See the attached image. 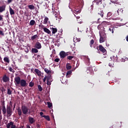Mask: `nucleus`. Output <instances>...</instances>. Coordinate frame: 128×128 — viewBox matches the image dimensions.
Masks as SVG:
<instances>
[{"label":"nucleus","instance_id":"obj_18","mask_svg":"<svg viewBox=\"0 0 128 128\" xmlns=\"http://www.w3.org/2000/svg\"><path fill=\"white\" fill-rule=\"evenodd\" d=\"M44 70L46 74H52V70H49L48 68H44Z\"/></svg>","mask_w":128,"mask_h":128},{"label":"nucleus","instance_id":"obj_55","mask_svg":"<svg viewBox=\"0 0 128 128\" xmlns=\"http://www.w3.org/2000/svg\"><path fill=\"white\" fill-rule=\"evenodd\" d=\"M40 116L42 118V116H44V112H40Z\"/></svg>","mask_w":128,"mask_h":128},{"label":"nucleus","instance_id":"obj_53","mask_svg":"<svg viewBox=\"0 0 128 128\" xmlns=\"http://www.w3.org/2000/svg\"><path fill=\"white\" fill-rule=\"evenodd\" d=\"M0 34L1 36H4V32L2 30H0Z\"/></svg>","mask_w":128,"mask_h":128},{"label":"nucleus","instance_id":"obj_46","mask_svg":"<svg viewBox=\"0 0 128 128\" xmlns=\"http://www.w3.org/2000/svg\"><path fill=\"white\" fill-rule=\"evenodd\" d=\"M24 52H26V54L28 53V48L26 47V48L24 49Z\"/></svg>","mask_w":128,"mask_h":128},{"label":"nucleus","instance_id":"obj_44","mask_svg":"<svg viewBox=\"0 0 128 128\" xmlns=\"http://www.w3.org/2000/svg\"><path fill=\"white\" fill-rule=\"evenodd\" d=\"M74 42H80V38H74Z\"/></svg>","mask_w":128,"mask_h":128},{"label":"nucleus","instance_id":"obj_20","mask_svg":"<svg viewBox=\"0 0 128 128\" xmlns=\"http://www.w3.org/2000/svg\"><path fill=\"white\" fill-rule=\"evenodd\" d=\"M66 68L67 70H72V65L70 63H67L66 64Z\"/></svg>","mask_w":128,"mask_h":128},{"label":"nucleus","instance_id":"obj_12","mask_svg":"<svg viewBox=\"0 0 128 128\" xmlns=\"http://www.w3.org/2000/svg\"><path fill=\"white\" fill-rule=\"evenodd\" d=\"M4 82H8L10 78L6 76V75H4L2 78Z\"/></svg>","mask_w":128,"mask_h":128},{"label":"nucleus","instance_id":"obj_60","mask_svg":"<svg viewBox=\"0 0 128 128\" xmlns=\"http://www.w3.org/2000/svg\"><path fill=\"white\" fill-rule=\"evenodd\" d=\"M126 40L128 42V36H127L126 38Z\"/></svg>","mask_w":128,"mask_h":128},{"label":"nucleus","instance_id":"obj_4","mask_svg":"<svg viewBox=\"0 0 128 128\" xmlns=\"http://www.w3.org/2000/svg\"><path fill=\"white\" fill-rule=\"evenodd\" d=\"M6 112L7 116H12V107H10V106H7Z\"/></svg>","mask_w":128,"mask_h":128},{"label":"nucleus","instance_id":"obj_37","mask_svg":"<svg viewBox=\"0 0 128 128\" xmlns=\"http://www.w3.org/2000/svg\"><path fill=\"white\" fill-rule=\"evenodd\" d=\"M47 104H48V108H49L52 107V103L50 102H47Z\"/></svg>","mask_w":128,"mask_h":128},{"label":"nucleus","instance_id":"obj_31","mask_svg":"<svg viewBox=\"0 0 128 128\" xmlns=\"http://www.w3.org/2000/svg\"><path fill=\"white\" fill-rule=\"evenodd\" d=\"M58 32V29L56 28H52V34H54L56 32Z\"/></svg>","mask_w":128,"mask_h":128},{"label":"nucleus","instance_id":"obj_63","mask_svg":"<svg viewBox=\"0 0 128 128\" xmlns=\"http://www.w3.org/2000/svg\"><path fill=\"white\" fill-rule=\"evenodd\" d=\"M36 128H40V124H37Z\"/></svg>","mask_w":128,"mask_h":128},{"label":"nucleus","instance_id":"obj_11","mask_svg":"<svg viewBox=\"0 0 128 128\" xmlns=\"http://www.w3.org/2000/svg\"><path fill=\"white\" fill-rule=\"evenodd\" d=\"M60 58H64L66 56V54L64 51H61L60 53Z\"/></svg>","mask_w":128,"mask_h":128},{"label":"nucleus","instance_id":"obj_49","mask_svg":"<svg viewBox=\"0 0 128 128\" xmlns=\"http://www.w3.org/2000/svg\"><path fill=\"white\" fill-rule=\"evenodd\" d=\"M2 16H4L0 15V22H2V20H4V18H2Z\"/></svg>","mask_w":128,"mask_h":128},{"label":"nucleus","instance_id":"obj_43","mask_svg":"<svg viewBox=\"0 0 128 128\" xmlns=\"http://www.w3.org/2000/svg\"><path fill=\"white\" fill-rule=\"evenodd\" d=\"M38 88L40 92L42 91V86L40 85L38 86Z\"/></svg>","mask_w":128,"mask_h":128},{"label":"nucleus","instance_id":"obj_50","mask_svg":"<svg viewBox=\"0 0 128 128\" xmlns=\"http://www.w3.org/2000/svg\"><path fill=\"white\" fill-rule=\"evenodd\" d=\"M46 80H47L46 76L44 77V79H43V82H46Z\"/></svg>","mask_w":128,"mask_h":128},{"label":"nucleus","instance_id":"obj_45","mask_svg":"<svg viewBox=\"0 0 128 128\" xmlns=\"http://www.w3.org/2000/svg\"><path fill=\"white\" fill-rule=\"evenodd\" d=\"M80 5L81 6H84V1H82V0H81L80 1Z\"/></svg>","mask_w":128,"mask_h":128},{"label":"nucleus","instance_id":"obj_42","mask_svg":"<svg viewBox=\"0 0 128 128\" xmlns=\"http://www.w3.org/2000/svg\"><path fill=\"white\" fill-rule=\"evenodd\" d=\"M34 86V83L32 82H30L29 84V86H30V88H32Z\"/></svg>","mask_w":128,"mask_h":128},{"label":"nucleus","instance_id":"obj_8","mask_svg":"<svg viewBox=\"0 0 128 128\" xmlns=\"http://www.w3.org/2000/svg\"><path fill=\"white\" fill-rule=\"evenodd\" d=\"M11 126V128H16V125L14 124V122H10L9 123H8L6 125V128H10Z\"/></svg>","mask_w":128,"mask_h":128},{"label":"nucleus","instance_id":"obj_62","mask_svg":"<svg viewBox=\"0 0 128 128\" xmlns=\"http://www.w3.org/2000/svg\"><path fill=\"white\" fill-rule=\"evenodd\" d=\"M60 32L61 34H62V30H60Z\"/></svg>","mask_w":128,"mask_h":128},{"label":"nucleus","instance_id":"obj_14","mask_svg":"<svg viewBox=\"0 0 128 128\" xmlns=\"http://www.w3.org/2000/svg\"><path fill=\"white\" fill-rule=\"evenodd\" d=\"M104 40H106V37L102 36L100 34V43L102 44V42H104Z\"/></svg>","mask_w":128,"mask_h":128},{"label":"nucleus","instance_id":"obj_33","mask_svg":"<svg viewBox=\"0 0 128 128\" xmlns=\"http://www.w3.org/2000/svg\"><path fill=\"white\" fill-rule=\"evenodd\" d=\"M74 58V56H68L66 58L67 60H72Z\"/></svg>","mask_w":128,"mask_h":128},{"label":"nucleus","instance_id":"obj_48","mask_svg":"<svg viewBox=\"0 0 128 128\" xmlns=\"http://www.w3.org/2000/svg\"><path fill=\"white\" fill-rule=\"evenodd\" d=\"M54 60L56 62H60V58H56Z\"/></svg>","mask_w":128,"mask_h":128},{"label":"nucleus","instance_id":"obj_27","mask_svg":"<svg viewBox=\"0 0 128 128\" xmlns=\"http://www.w3.org/2000/svg\"><path fill=\"white\" fill-rule=\"evenodd\" d=\"M9 10H10V14L11 16H12V14H14V10H12V8H10V6Z\"/></svg>","mask_w":128,"mask_h":128},{"label":"nucleus","instance_id":"obj_10","mask_svg":"<svg viewBox=\"0 0 128 128\" xmlns=\"http://www.w3.org/2000/svg\"><path fill=\"white\" fill-rule=\"evenodd\" d=\"M2 112L3 113V114L6 116V106H4V102H3L2 103Z\"/></svg>","mask_w":128,"mask_h":128},{"label":"nucleus","instance_id":"obj_59","mask_svg":"<svg viewBox=\"0 0 128 128\" xmlns=\"http://www.w3.org/2000/svg\"><path fill=\"white\" fill-rule=\"evenodd\" d=\"M2 120V116L0 115V120Z\"/></svg>","mask_w":128,"mask_h":128},{"label":"nucleus","instance_id":"obj_26","mask_svg":"<svg viewBox=\"0 0 128 128\" xmlns=\"http://www.w3.org/2000/svg\"><path fill=\"white\" fill-rule=\"evenodd\" d=\"M86 63L87 66L90 64V58H86Z\"/></svg>","mask_w":128,"mask_h":128},{"label":"nucleus","instance_id":"obj_34","mask_svg":"<svg viewBox=\"0 0 128 128\" xmlns=\"http://www.w3.org/2000/svg\"><path fill=\"white\" fill-rule=\"evenodd\" d=\"M112 16V12H108L107 14V18H110V16Z\"/></svg>","mask_w":128,"mask_h":128},{"label":"nucleus","instance_id":"obj_57","mask_svg":"<svg viewBox=\"0 0 128 128\" xmlns=\"http://www.w3.org/2000/svg\"><path fill=\"white\" fill-rule=\"evenodd\" d=\"M12 2V0H8V4H10Z\"/></svg>","mask_w":128,"mask_h":128},{"label":"nucleus","instance_id":"obj_9","mask_svg":"<svg viewBox=\"0 0 128 128\" xmlns=\"http://www.w3.org/2000/svg\"><path fill=\"white\" fill-rule=\"evenodd\" d=\"M34 48H37L38 50H40V48H42V44H40V42H37L35 44Z\"/></svg>","mask_w":128,"mask_h":128},{"label":"nucleus","instance_id":"obj_23","mask_svg":"<svg viewBox=\"0 0 128 128\" xmlns=\"http://www.w3.org/2000/svg\"><path fill=\"white\" fill-rule=\"evenodd\" d=\"M123 12H124V9L122 8L118 9V10H117L118 14V15L122 14L124 13Z\"/></svg>","mask_w":128,"mask_h":128},{"label":"nucleus","instance_id":"obj_36","mask_svg":"<svg viewBox=\"0 0 128 128\" xmlns=\"http://www.w3.org/2000/svg\"><path fill=\"white\" fill-rule=\"evenodd\" d=\"M38 26H39L40 30H44V28H46V27H44V26L42 25V23H40V24L38 25Z\"/></svg>","mask_w":128,"mask_h":128},{"label":"nucleus","instance_id":"obj_40","mask_svg":"<svg viewBox=\"0 0 128 128\" xmlns=\"http://www.w3.org/2000/svg\"><path fill=\"white\" fill-rule=\"evenodd\" d=\"M94 44V40L92 39L90 42V48L92 47V44Z\"/></svg>","mask_w":128,"mask_h":128},{"label":"nucleus","instance_id":"obj_7","mask_svg":"<svg viewBox=\"0 0 128 128\" xmlns=\"http://www.w3.org/2000/svg\"><path fill=\"white\" fill-rule=\"evenodd\" d=\"M14 80L16 82V84H20L22 80H20V76H18L14 78Z\"/></svg>","mask_w":128,"mask_h":128},{"label":"nucleus","instance_id":"obj_39","mask_svg":"<svg viewBox=\"0 0 128 128\" xmlns=\"http://www.w3.org/2000/svg\"><path fill=\"white\" fill-rule=\"evenodd\" d=\"M7 94H8L9 96H10V94H12V90H10V88H8Z\"/></svg>","mask_w":128,"mask_h":128},{"label":"nucleus","instance_id":"obj_1","mask_svg":"<svg viewBox=\"0 0 128 128\" xmlns=\"http://www.w3.org/2000/svg\"><path fill=\"white\" fill-rule=\"evenodd\" d=\"M98 30H100L104 32L105 34H114V28H110V26H108V22H107L104 21L101 24H100L98 26Z\"/></svg>","mask_w":128,"mask_h":128},{"label":"nucleus","instance_id":"obj_24","mask_svg":"<svg viewBox=\"0 0 128 128\" xmlns=\"http://www.w3.org/2000/svg\"><path fill=\"white\" fill-rule=\"evenodd\" d=\"M38 38V32L37 34H35L31 37L32 40H36V38Z\"/></svg>","mask_w":128,"mask_h":128},{"label":"nucleus","instance_id":"obj_6","mask_svg":"<svg viewBox=\"0 0 128 128\" xmlns=\"http://www.w3.org/2000/svg\"><path fill=\"white\" fill-rule=\"evenodd\" d=\"M98 48L99 50H100V52L104 54H106V48H104L102 46V45H100Z\"/></svg>","mask_w":128,"mask_h":128},{"label":"nucleus","instance_id":"obj_51","mask_svg":"<svg viewBox=\"0 0 128 128\" xmlns=\"http://www.w3.org/2000/svg\"><path fill=\"white\" fill-rule=\"evenodd\" d=\"M47 84L48 86H50L52 84V83L50 82V81H47Z\"/></svg>","mask_w":128,"mask_h":128},{"label":"nucleus","instance_id":"obj_3","mask_svg":"<svg viewBox=\"0 0 128 128\" xmlns=\"http://www.w3.org/2000/svg\"><path fill=\"white\" fill-rule=\"evenodd\" d=\"M93 2L96 4V5L98 6L99 8H102V6L103 8L104 7V4H102V0H94Z\"/></svg>","mask_w":128,"mask_h":128},{"label":"nucleus","instance_id":"obj_2","mask_svg":"<svg viewBox=\"0 0 128 128\" xmlns=\"http://www.w3.org/2000/svg\"><path fill=\"white\" fill-rule=\"evenodd\" d=\"M21 110L23 114H28V108L26 106H22Z\"/></svg>","mask_w":128,"mask_h":128},{"label":"nucleus","instance_id":"obj_58","mask_svg":"<svg viewBox=\"0 0 128 128\" xmlns=\"http://www.w3.org/2000/svg\"><path fill=\"white\" fill-rule=\"evenodd\" d=\"M75 12H76V14H80V11L77 10H76Z\"/></svg>","mask_w":128,"mask_h":128},{"label":"nucleus","instance_id":"obj_15","mask_svg":"<svg viewBox=\"0 0 128 128\" xmlns=\"http://www.w3.org/2000/svg\"><path fill=\"white\" fill-rule=\"evenodd\" d=\"M28 120H29V122L30 124H34V122H36V120H34V118L30 117V116L28 117Z\"/></svg>","mask_w":128,"mask_h":128},{"label":"nucleus","instance_id":"obj_30","mask_svg":"<svg viewBox=\"0 0 128 128\" xmlns=\"http://www.w3.org/2000/svg\"><path fill=\"white\" fill-rule=\"evenodd\" d=\"M42 118H46V120H48V122H50V116H48L44 115L42 116Z\"/></svg>","mask_w":128,"mask_h":128},{"label":"nucleus","instance_id":"obj_64","mask_svg":"<svg viewBox=\"0 0 128 128\" xmlns=\"http://www.w3.org/2000/svg\"><path fill=\"white\" fill-rule=\"evenodd\" d=\"M37 58H40V55L38 54V55L37 56Z\"/></svg>","mask_w":128,"mask_h":128},{"label":"nucleus","instance_id":"obj_22","mask_svg":"<svg viewBox=\"0 0 128 128\" xmlns=\"http://www.w3.org/2000/svg\"><path fill=\"white\" fill-rule=\"evenodd\" d=\"M44 32L46 34H51L50 30L46 28H44Z\"/></svg>","mask_w":128,"mask_h":128},{"label":"nucleus","instance_id":"obj_56","mask_svg":"<svg viewBox=\"0 0 128 128\" xmlns=\"http://www.w3.org/2000/svg\"><path fill=\"white\" fill-rule=\"evenodd\" d=\"M100 18H98L97 20L96 23L97 24H100Z\"/></svg>","mask_w":128,"mask_h":128},{"label":"nucleus","instance_id":"obj_41","mask_svg":"<svg viewBox=\"0 0 128 128\" xmlns=\"http://www.w3.org/2000/svg\"><path fill=\"white\" fill-rule=\"evenodd\" d=\"M47 78V81H50V80H52V76L50 74L48 75V76H46Z\"/></svg>","mask_w":128,"mask_h":128},{"label":"nucleus","instance_id":"obj_38","mask_svg":"<svg viewBox=\"0 0 128 128\" xmlns=\"http://www.w3.org/2000/svg\"><path fill=\"white\" fill-rule=\"evenodd\" d=\"M28 8L30 10H34V5H28Z\"/></svg>","mask_w":128,"mask_h":128},{"label":"nucleus","instance_id":"obj_25","mask_svg":"<svg viewBox=\"0 0 128 128\" xmlns=\"http://www.w3.org/2000/svg\"><path fill=\"white\" fill-rule=\"evenodd\" d=\"M72 72H74V70H70L66 72V77L70 78V76H70V74H72Z\"/></svg>","mask_w":128,"mask_h":128},{"label":"nucleus","instance_id":"obj_19","mask_svg":"<svg viewBox=\"0 0 128 128\" xmlns=\"http://www.w3.org/2000/svg\"><path fill=\"white\" fill-rule=\"evenodd\" d=\"M98 14L102 16V18H104V10H100L98 12Z\"/></svg>","mask_w":128,"mask_h":128},{"label":"nucleus","instance_id":"obj_61","mask_svg":"<svg viewBox=\"0 0 128 128\" xmlns=\"http://www.w3.org/2000/svg\"><path fill=\"white\" fill-rule=\"evenodd\" d=\"M26 128H30V125H27Z\"/></svg>","mask_w":128,"mask_h":128},{"label":"nucleus","instance_id":"obj_17","mask_svg":"<svg viewBox=\"0 0 128 128\" xmlns=\"http://www.w3.org/2000/svg\"><path fill=\"white\" fill-rule=\"evenodd\" d=\"M17 112L18 114V115L19 116H22V109L20 108H18L17 109Z\"/></svg>","mask_w":128,"mask_h":128},{"label":"nucleus","instance_id":"obj_47","mask_svg":"<svg viewBox=\"0 0 128 128\" xmlns=\"http://www.w3.org/2000/svg\"><path fill=\"white\" fill-rule=\"evenodd\" d=\"M1 91L2 92H6V88H4V87H2L1 89Z\"/></svg>","mask_w":128,"mask_h":128},{"label":"nucleus","instance_id":"obj_52","mask_svg":"<svg viewBox=\"0 0 128 128\" xmlns=\"http://www.w3.org/2000/svg\"><path fill=\"white\" fill-rule=\"evenodd\" d=\"M70 54H72V52H66V56H68V55H70Z\"/></svg>","mask_w":128,"mask_h":128},{"label":"nucleus","instance_id":"obj_54","mask_svg":"<svg viewBox=\"0 0 128 128\" xmlns=\"http://www.w3.org/2000/svg\"><path fill=\"white\" fill-rule=\"evenodd\" d=\"M10 108H12V101L10 102Z\"/></svg>","mask_w":128,"mask_h":128},{"label":"nucleus","instance_id":"obj_32","mask_svg":"<svg viewBox=\"0 0 128 128\" xmlns=\"http://www.w3.org/2000/svg\"><path fill=\"white\" fill-rule=\"evenodd\" d=\"M48 17L46 16L44 19V24H48Z\"/></svg>","mask_w":128,"mask_h":128},{"label":"nucleus","instance_id":"obj_5","mask_svg":"<svg viewBox=\"0 0 128 128\" xmlns=\"http://www.w3.org/2000/svg\"><path fill=\"white\" fill-rule=\"evenodd\" d=\"M20 84L22 88H24L26 86H27L28 84V82H26V80L22 79L20 82Z\"/></svg>","mask_w":128,"mask_h":128},{"label":"nucleus","instance_id":"obj_21","mask_svg":"<svg viewBox=\"0 0 128 128\" xmlns=\"http://www.w3.org/2000/svg\"><path fill=\"white\" fill-rule=\"evenodd\" d=\"M32 54H36L38 52V50L36 48H32Z\"/></svg>","mask_w":128,"mask_h":128},{"label":"nucleus","instance_id":"obj_35","mask_svg":"<svg viewBox=\"0 0 128 128\" xmlns=\"http://www.w3.org/2000/svg\"><path fill=\"white\" fill-rule=\"evenodd\" d=\"M35 24H36V21L34 20H31L30 22V26H34Z\"/></svg>","mask_w":128,"mask_h":128},{"label":"nucleus","instance_id":"obj_13","mask_svg":"<svg viewBox=\"0 0 128 128\" xmlns=\"http://www.w3.org/2000/svg\"><path fill=\"white\" fill-rule=\"evenodd\" d=\"M34 72H36V74H37V76H42V72L38 69L36 68L34 70Z\"/></svg>","mask_w":128,"mask_h":128},{"label":"nucleus","instance_id":"obj_28","mask_svg":"<svg viewBox=\"0 0 128 128\" xmlns=\"http://www.w3.org/2000/svg\"><path fill=\"white\" fill-rule=\"evenodd\" d=\"M4 62H7L8 64H10V59L8 57H4Z\"/></svg>","mask_w":128,"mask_h":128},{"label":"nucleus","instance_id":"obj_16","mask_svg":"<svg viewBox=\"0 0 128 128\" xmlns=\"http://www.w3.org/2000/svg\"><path fill=\"white\" fill-rule=\"evenodd\" d=\"M6 5H3L0 6V12H4L6 10Z\"/></svg>","mask_w":128,"mask_h":128},{"label":"nucleus","instance_id":"obj_29","mask_svg":"<svg viewBox=\"0 0 128 128\" xmlns=\"http://www.w3.org/2000/svg\"><path fill=\"white\" fill-rule=\"evenodd\" d=\"M11 66L12 67H10V66L8 67V70H9L10 72H14V64H12Z\"/></svg>","mask_w":128,"mask_h":128}]
</instances>
